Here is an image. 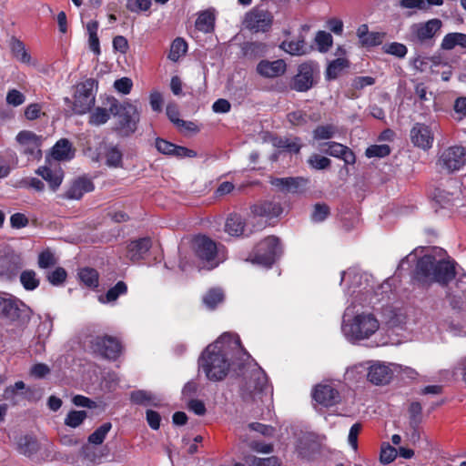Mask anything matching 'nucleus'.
Segmentation results:
<instances>
[{
    "label": "nucleus",
    "mask_w": 466,
    "mask_h": 466,
    "mask_svg": "<svg viewBox=\"0 0 466 466\" xmlns=\"http://www.w3.org/2000/svg\"><path fill=\"white\" fill-rule=\"evenodd\" d=\"M455 277L456 262L454 260H438L431 254H425L417 260L413 273V279L422 286L438 283L446 287Z\"/></svg>",
    "instance_id": "f257e3e1"
},
{
    "label": "nucleus",
    "mask_w": 466,
    "mask_h": 466,
    "mask_svg": "<svg viewBox=\"0 0 466 466\" xmlns=\"http://www.w3.org/2000/svg\"><path fill=\"white\" fill-rule=\"evenodd\" d=\"M255 366L249 373L248 380H246L240 388V395L245 402H264L272 396V387L268 383L266 372L257 364Z\"/></svg>",
    "instance_id": "f03ea898"
},
{
    "label": "nucleus",
    "mask_w": 466,
    "mask_h": 466,
    "mask_svg": "<svg viewBox=\"0 0 466 466\" xmlns=\"http://www.w3.org/2000/svg\"><path fill=\"white\" fill-rule=\"evenodd\" d=\"M104 104L109 106V111L112 115L117 116L116 131L126 137L137 131L140 120V114L137 106L127 101L119 103L114 96L106 97Z\"/></svg>",
    "instance_id": "7ed1b4c3"
},
{
    "label": "nucleus",
    "mask_w": 466,
    "mask_h": 466,
    "mask_svg": "<svg viewBox=\"0 0 466 466\" xmlns=\"http://www.w3.org/2000/svg\"><path fill=\"white\" fill-rule=\"evenodd\" d=\"M199 367L209 380L220 381L224 380L230 369L228 354L223 350H217V346L208 345L202 352L198 360ZM235 363H232L234 366Z\"/></svg>",
    "instance_id": "20e7f679"
},
{
    "label": "nucleus",
    "mask_w": 466,
    "mask_h": 466,
    "mask_svg": "<svg viewBox=\"0 0 466 466\" xmlns=\"http://www.w3.org/2000/svg\"><path fill=\"white\" fill-rule=\"evenodd\" d=\"M32 309L22 300L8 293H0V319L10 325H26Z\"/></svg>",
    "instance_id": "39448f33"
},
{
    "label": "nucleus",
    "mask_w": 466,
    "mask_h": 466,
    "mask_svg": "<svg viewBox=\"0 0 466 466\" xmlns=\"http://www.w3.org/2000/svg\"><path fill=\"white\" fill-rule=\"evenodd\" d=\"M281 254L282 247L279 238L276 236H268L253 248L247 260L252 264L271 268Z\"/></svg>",
    "instance_id": "423d86ee"
},
{
    "label": "nucleus",
    "mask_w": 466,
    "mask_h": 466,
    "mask_svg": "<svg viewBox=\"0 0 466 466\" xmlns=\"http://www.w3.org/2000/svg\"><path fill=\"white\" fill-rule=\"evenodd\" d=\"M380 327L373 314L356 315L349 323H344L342 330L347 338L352 340H361L370 338Z\"/></svg>",
    "instance_id": "0eeeda50"
},
{
    "label": "nucleus",
    "mask_w": 466,
    "mask_h": 466,
    "mask_svg": "<svg viewBox=\"0 0 466 466\" xmlns=\"http://www.w3.org/2000/svg\"><path fill=\"white\" fill-rule=\"evenodd\" d=\"M319 77L318 63L309 60L298 66L297 73L289 80V86L293 91L305 93L318 84Z\"/></svg>",
    "instance_id": "6e6552de"
},
{
    "label": "nucleus",
    "mask_w": 466,
    "mask_h": 466,
    "mask_svg": "<svg viewBox=\"0 0 466 466\" xmlns=\"http://www.w3.org/2000/svg\"><path fill=\"white\" fill-rule=\"evenodd\" d=\"M97 89V81L87 78L76 86L72 109L76 115H84L91 110L95 105Z\"/></svg>",
    "instance_id": "1a4fd4ad"
},
{
    "label": "nucleus",
    "mask_w": 466,
    "mask_h": 466,
    "mask_svg": "<svg viewBox=\"0 0 466 466\" xmlns=\"http://www.w3.org/2000/svg\"><path fill=\"white\" fill-rule=\"evenodd\" d=\"M92 352L108 360H116L123 351V345L119 339L110 335H98L89 341Z\"/></svg>",
    "instance_id": "9d476101"
},
{
    "label": "nucleus",
    "mask_w": 466,
    "mask_h": 466,
    "mask_svg": "<svg viewBox=\"0 0 466 466\" xmlns=\"http://www.w3.org/2000/svg\"><path fill=\"white\" fill-rule=\"evenodd\" d=\"M192 249L196 258H198L208 269H212L218 265L216 260L218 248L217 243L205 235L196 236L192 240Z\"/></svg>",
    "instance_id": "9b49d317"
},
{
    "label": "nucleus",
    "mask_w": 466,
    "mask_h": 466,
    "mask_svg": "<svg viewBox=\"0 0 466 466\" xmlns=\"http://www.w3.org/2000/svg\"><path fill=\"white\" fill-rule=\"evenodd\" d=\"M466 164V147L461 146L449 147L439 156L437 165L447 173L460 170Z\"/></svg>",
    "instance_id": "f8f14e48"
},
{
    "label": "nucleus",
    "mask_w": 466,
    "mask_h": 466,
    "mask_svg": "<svg viewBox=\"0 0 466 466\" xmlns=\"http://www.w3.org/2000/svg\"><path fill=\"white\" fill-rule=\"evenodd\" d=\"M15 139L19 145V152L28 160H38L42 157V136L29 130H22L16 135Z\"/></svg>",
    "instance_id": "ddd939ff"
},
{
    "label": "nucleus",
    "mask_w": 466,
    "mask_h": 466,
    "mask_svg": "<svg viewBox=\"0 0 466 466\" xmlns=\"http://www.w3.org/2000/svg\"><path fill=\"white\" fill-rule=\"evenodd\" d=\"M309 180L303 177H271L269 183L279 191L288 194L302 193Z\"/></svg>",
    "instance_id": "4468645a"
},
{
    "label": "nucleus",
    "mask_w": 466,
    "mask_h": 466,
    "mask_svg": "<svg viewBox=\"0 0 466 466\" xmlns=\"http://www.w3.org/2000/svg\"><path fill=\"white\" fill-rule=\"evenodd\" d=\"M441 25L442 23L438 18L431 19L426 23L415 24L411 26L412 38L420 44H427L433 39Z\"/></svg>",
    "instance_id": "2eb2a0df"
},
{
    "label": "nucleus",
    "mask_w": 466,
    "mask_h": 466,
    "mask_svg": "<svg viewBox=\"0 0 466 466\" xmlns=\"http://www.w3.org/2000/svg\"><path fill=\"white\" fill-rule=\"evenodd\" d=\"M313 400L319 405L329 408L341 400L339 391L331 384H318L312 391Z\"/></svg>",
    "instance_id": "dca6fc26"
},
{
    "label": "nucleus",
    "mask_w": 466,
    "mask_h": 466,
    "mask_svg": "<svg viewBox=\"0 0 466 466\" xmlns=\"http://www.w3.org/2000/svg\"><path fill=\"white\" fill-rule=\"evenodd\" d=\"M273 16L268 11L254 9L248 13L245 23L248 29L254 32H267L270 29Z\"/></svg>",
    "instance_id": "f3484780"
},
{
    "label": "nucleus",
    "mask_w": 466,
    "mask_h": 466,
    "mask_svg": "<svg viewBox=\"0 0 466 466\" xmlns=\"http://www.w3.org/2000/svg\"><path fill=\"white\" fill-rule=\"evenodd\" d=\"M320 151L323 154L343 160L346 165H354L356 162L354 152L349 147L339 142L322 143L320 144Z\"/></svg>",
    "instance_id": "a211bd4d"
},
{
    "label": "nucleus",
    "mask_w": 466,
    "mask_h": 466,
    "mask_svg": "<svg viewBox=\"0 0 466 466\" xmlns=\"http://www.w3.org/2000/svg\"><path fill=\"white\" fill-rule=\"evenodd\" d=\"M410 140L417 147L423 150L430 149L434 141V136L431 127L423 123H415L410 129Z\"/></svg>",
    "instance_id": "6ab92c4d"
},
{
    "label": "nucleus",
    "mask_w": 466,
    "mask_h": 466,
    "mask_svg": "<svg viewBox=\"0 0 466 466\" xmlns=\"http://www.w3.org/2000/svg\"><path fill=\"white\" fill-rule=\"evenodd\" d=\"M155 147L159 153L163 155L174 156L178 158L195 157L197 156L196 151L186 147L177 146L161 137L156 138Z\"/></svg>",
    "instance_id": "aec40b11"
},
{
    "label": "nucleus",
    "mask_w": 466,
    "mask_h": 466,
    "mask_svg": "<svg viewBox=\"0 0 466 466\" xmlns=\"http://www.w3.org/2000/svg\"><path fill=\"white\" fill-rule=\"evenodd\" d=\"M257 73L265 78H275L285 74L287 64L283 59L274 61L261 60L257 65Z\"/></svg>",
    "instance_id": "412c9836"
},
{
    "label": "nucleus",
    "mask_w": 466,
    "mask_h": 466,
    "mask_svg": "<svg viewBox=\"0 0 466 466\" xmlns=\"http://www.w3.org/2000/svg\"><path fill=\"white\" fill-rule=\"evenodd\" d=\"M359 44L361 47L370 48L383 43L386 36L384 32H370L367 24L360 25L356 31Z\"/></svg>",
    "instance_id": "4be33fe9"
},
{
    "label": "nucleus",
    "mask_w": 466,
    "mask_h": 466,
    "mask_svg": "<svg viewBox=\"0 0 466 466\" xmlns=\"http://www.w3.org/2000/svg\"><path fill=\"white\" fill-rule=\"evenodd\" d=\"M368 380L375 385H385L390 383L393 377L391 369L384 364H373L370 367Z\"/></svg>",
    "instance_id": "5701e85b"
},
{
    "label": "nucleus",
    "mask_w": 466,
    "mask_h": 466,
    "mask_svg": "<svg viewBox=\"0 0 466 466\" xmlns=\"http://www.w3.org/2000/svg\"><path fill=\"white\" fill-rule=\"evenodd\" d=\"M22 267L23 258L15 252L6 253L0 262L1 273L8 278L16 276Z\"/></svg>",
    "instance_id": "b1692460"
},
{
    "label": "nucleus",
    "mask_w": 466,
    "mask_h": 466,
    "mask_svg": "<svg viewBox=\"0 0 466 466\" xmlns=\"http://www.w3.org/2000/svg\"><path fill=\"white\" fill-rule=\"evenodd\" d=\"M250 209L254 216L267 218H277L283 211V208L279 202L268 200L252 205Z\"/></svg>",
    "instance_id": "393cba45"
},
{
    "label": "nucleus",
    "mask_w": 466,
    "mask_h": 466,
    "mask_svg": "<svg viewBox=\"0 0 466 466\" xmlns=\"http://www.w3.org/2000/svg\"><path fill=\"white\" fill-rule=\"evenodd\" d=\"M95 189V185L90 178L81 177L76 179L69 188L66 196L69 199H80L85 193L92 192Z\"/></svg>",
    "instance_id": "a878e982"
},
{
    "label": "nucleus",
    "mask_w": 466,
    "mask_h": 466,
    "mask_svg": "<svg viewBox=\"0 0 466 466\" xmlns=\"http://www.w3.org/2000/svg\"><path fill=\"white\" fill-rule=\"evenodd\" d=\"M152 246L150 238H140L130 241L127 245V256L132 261H138L149 251Z\"/></svg>",
    "instance_id": "bb28decb"
},
{
    "label": "nucleus",
    "mask_w": 466,
    "mask_h": 466,
    "mask_svg": "<svg viewBox=\"0 0 466 466\" xmlns=\"http://www.w3.org/2000/svg\"><path fill=\"white\" fill-rule=\"evenodd\" d=\"M461 194V191L458 187H455L453 191L437 187L433 192V200L440 208H448L456 205V201L460 200Z\"/></svg>",
    "instance_id": "cd10ccee"
},
{
    "label": "nucleus",
    "mask_w": 466,
    "mask_h": 466,
    "mask_svg": "<svg viewBox=\"0 0 466 466\" xmlns=\"http://www.w3.org/2000/svg\"><path fill=\"white\" fill-rule=\"evenodd\" d=\"M52 157L57 161H69L75 157L76 149L67 138H61L52 147Z\"/></svg>",
    "instance_id": "c85d7f7f"
},
{
    "label": "nucleus",
    "mask_w": 466,
    "mask_h": 466,
    "mask_svg": "<svg viewBox=\"0 0 466 466\" xmlns=\"http://www.w3.org/2000/svg\"><path fill=\"white\" fill-rule=\"evenodd\" d=\"M25 390L22 394L25 395L28 400H35V394L37 392L35 390L25 388V384L22 380L16 381L14 385L6 387L3 392V399L11 401L12 405H16L17 400L15 399L18 390Z\"/></svg>",
    "instance_id": "c756f323"
},
{
    "label": "nucleus",
    "mask_w": 466,
    "mask_h": 466,
    "mask_svg": "<svg viewBox=\"0 0 466 466\" xmlns=\"http://www.w3.org/2000/svg\"><path fill=\"white\" fill-rule=\"evenodd\" d=\"M36 174L49 184L52 190H56L59 187L64 177V172L59 167L52 169L50 167L43 166L38 167Z\"/></svg>",
    "instance_id": "7c9ffc66"
},
{
    "label": "nucleus",
    "mask_w": 466,
    "mask_h": 466,
    "mask_svg": "<svg viewBox=\"0 0 466 466\" xmlns=\"http://www.w3.org/2000/svg\"><path fill=\"white\" fill-rule=\"evenodd\" d=\"M350 61L347 57H337L336 59L331 60L327 66L325 79L327 81L337 79L342 72L350 68Z\"/></svg>",
    "instance_id": "2f4dec72"
},
{
    "label": "nucleus",
    "mask_w": 466,
    "mask_h": 466,
    "mask_svg": "<svg viewBox=\"0 0 466 466\" xmlns=\"http://www.w3.org/2000/svg\"><path fill=\"white\" fill-rule=\"evenodd\" d=\"M40 449L39 442L37 440L30 435H25L20 437L17 441V450L19 453L32 458L33 455L36 454Z\"/></svg>",
    "instance_id": "473e14b6"
},
{
    "label": "nucleus",
    "mask_w": 466,
    "mask_h": 466,
    "mask_svg": "<svg viewBox=\"0 0 466 466\" xmlns=\"http://www.w3.org/2000/svg\"><path fill=\"white\" fill-rule=\"evenodd\" d=\"M245 228L244 218L237 214H230L225 223V231L230 236L239 237L243 235Z\"/></svg>",
    "instance_id": "72a5a7b5"
},
{
    "label": "nucleus",
    "mask_w": 466,
    "mask_h": 466,
    "mask_svg": "<svg viewBox=\"0 0 466 466\" xmlns=\"http://www.w3.org/2000/svg\"><path fill=\"white\" fill-rule=\"evenodd\" d=\"M456 46L466 48V34L454 32L444 35L441 44V49L451 50Z\"/></svg>",
    "instance_id": "f704fd0d"
},
{
    "label": "nucleus",
    "mask_w": 466,
    "mask_h": 466,
    "mask_svg": "<svg viewBox=\"0 0 466 466\" xmlns=\"http://www.w3.org/2000/svg\"><path fill=\"white\" fill-rule=\"evenodd\" d=\"M280 48L291 56H303L308 54L310 50L303 38L283 41L280 45Z\"/></svg>",
    "instance_id": "c9c22d12"
},
{
    "label": "nucleus",
    "mask_w": 466,
    "mask_h": 466,
    "mask_svg": "<svg viewBox=\"0 0 466 466\" xmlns=\"http://www.w3.org/2000/svg\"><path fill=\"white\" fill-rule=\"evenodd\" d=\"M195 27L203 33L212 32L215 27V15L208 10L199 13L195 22Z\"/></svg>",
    "instance_id": "e433bc0d"
},
{
    "label": "nucleus",
    "mask_w": 466,
    "mask_h": 466,
    "mask_svg": "<svg viewBox=\"0 0 466 466\" xmlns=\"http://www.w3.org/2000/svg\"><path fill=\"white\" fill-rule=\"evenodd\" d=\"M127 285L125 281L119 280L115 286L110 288L104 296L99 297L101 303H110L116 301L120 296L127 293Z\"/></svg>",
    "instance_id": "4c0bfd02"
},
{
    "label": "nucleus",
    "mask_w": 466,
    "mask_h": 466,
    "mask_svg": "<svg viewBox=\"0 0 466 466\" xmlns=\"http://www.w3.org/2000/svg\"><path fill=\"white\" fill-rule=\"evenodd\" d=\"M80 281L87 288L95 289L99 285V274L96 269L89 267L83 268L78 272Z\"/></svg>",
    "instance_id": "58836bf2"
},
{
    "label": "nucleus",
    "mask_w": 466,
    "mask_h": 466,
    "mask_svg": "<svg viewBox=\"0 0 466 466\" xmlns=\"http://www.w3.org/2000/svg\"><path fill=\"white\" fill-rule=\"evenodd\" d=\"M242 51L248 58L264 56L268 51V46L262 42H247L243 45Z\"/></svg>",
    "instance_id": "ea45409f"
},
{
    "label": "nucleus",
    "mask_w": 466,
    "mask_h": 466,
    "mask_svg": "<svg viewBox=\"0 0 466 466\" xmlns=\"http://www.w3.org/2000/svg\"><path fill=\"white\" fill-rule=\"evenodd\" d=\"M112 113L109 111V107H96L92 112H90L88 117V124L94 127H99L101 125L106 124Z\"/></svg>",
    "instance_id": "a19ab883"
},
{
    "label": "nucleus",
    "mask_w": 466,
    "mask_h": 466,
    "mask_svg": "<svg viewBox=\"0 0 466 466\" xmlns=\"http://www.w3.org/2000/svg\"><path fill=\"white\" fill-rule=\"evenodd\" d=\"M187 52V43L182 37H177L173 40L170 46L167 57L171 61L177 62L181 56H185Z\"/></svg>",
    "instance_id": "79ce46f5"
},
{
    "label": "nucleus",
    "mask_w": 466,
    "mask_h": 466,
    "mask_svg": "<svg viewBox=\"0 0 466 466\" xmlns=\"http://www.w3.org/2000/svg\"><path fill=\"white\" fill-rule=\"evenodd\" d=\"M224 300V293L220 289H210L203 297L202 301L208 309H215Z\"/></svg>",
    "instance_id": "37998d69"
},
{
    "label": "nucleus",
    "mask_w": 466,
    "mask_h": 466,
    "mask_svg": "<svg viewBox=\"0 0 466 466\" xmlns=\"http://www.w3.org/2000/svg\"><path fill=\"white\" fill-rule=\"evenodd\" d=\"M106 165L110 167H121L123 154L116 146H109L105 152Z\"/></svg>",
    "instance_id": "c03bdc74"
},
{
    "label": "nucleus",
    "mask_w": 466,
    "mask_h": 466,
    "mask_svg": "<svg viewBox=\"0 0 466 466\" xmlns=\"http://www.w3.org/2000/svg\"><path fill=\"white\" fill-rule=\"evenodd\" d=\"M20 282L25 290H35L39 287L40 279L33 269H25L20 274Z\"/></svg>",
    "instance_id": "a18cd8bd"
},
{
    "label": "nucleus",
    "mask_w": 466,
    "mask_h": 466,
    "mask_svg": "<svg viewBox=\"0 0 466 466\" xmlns=\"http://www.w3.org/2000/svg\"><path fill=\"white\" fill-rule=\"evenodd\" d=\"M111 428V422L103 423L93 433L89 435L88 441L95 445L102 444L107 433L110 431Z\"/></svg>",
    "instance_id": "49530a36"
},
{
    "label": "nucleus",
    "mask_w": 466,
    "mask_h": 466,
    "mask_svg": "<svg viewBox=\"0 0 466 466\" xmlns=\"http://www.w3.org/2000/svg\"><path fill=\"white\" fill-rule=\"evenodd\" d=\"M315 42L320 53H327L333 45V37L326 31H319L315 36Z\"/></svg>",
    "instance_id": "de8ad7c7"
},
{
    "label": "nucleus",
    "mask_w": 466,
    "mask_h": 466,
    "mask_svg": "<svg viewBox=\"0 0 466 466\" xmlns=\"http://www.w3.org/2000/svg\"><path fill=\"white\" fill-rule=\"evenodd\" d=\"M337 132L335 126L328 124L318 126L312 132L315 140H324L332 138Z\"/></svg>",
    "instance_id": "09e8293b"
},
{
    "label": "nucleus",
    "mask_w": 466,
    "mask_h": 466,
    "mask_svg": "<svg viewBox=\"0 0 466 466\" xmlns=\"http://www.w3.org/2000/svg\"><path fill=\"white\" fill-rule=\"evenodd\" d=\"M307 162L311 168L316 170L327 169L331 165V160L329 157L317 153L310 155Z\"/></svg>",
    "instance_id": "8fccbe9b"
},
{
    "label": "nucleus",
    "mask_w": 466,
    "mask_h": 466,
    "mask_svg": "<svg viewBox=\"0 0 466 466\" xmlns=\"http://www.w3.org/2000/svg\"><path fill=\"white\" fill-rule=\"evenodd\" d=\"M56 263L57 258L49 248H46L38 254L37 265L40 268L46 269L54 267Z\"/></svg>",
    "instance_id": "3c124183"
},
{
    "label": "nucleus",
    "mask_w": 466,
    "mask_h": 466,
    "mask_svg": "<svg viewBox=\"0 0 466 466\" xmlns=\"http://www.w3.org/2000/svg\"><path fill=\"white\" fill-rule=\"evenodd\" d=\"M382 50L384 53L394 56L398 58H404L408 53L407 46L404 44L398 42L385 44L382 46Z\"/></svg>",
    "instance_id": "603ef678"
},
{
    "label": "nucleus",
    "mask_w": 466,
    "mask_h": 466,
    "mask_svg": "<svg viewBox=\"0 0 466 466\" xmlns=\"http://www.w3.org/2000/svg\"><path fill=\"white\" fill-rule=\"evenodd\" d=\"M12 52L14 56L22 63L28 64L30 63L31 56L26 52L25 48V45L22 41L18 39H14L12 41Z\"/></svg>",
    "instance_id": "864d4df0"
},
{
    "label": "nucleus",
    "mask_w": 466,
    "mask_h": 466,
    "mask_svg": "<svg viewBox=\"0 0 466 466\" xmlns=\"http://www.w3.org/2000/svg\"><path fill=\"white\" fill-rule=\"evenodd\" d=\"M330 214V208L326 203H316L311 213V220L316 223L324 221Z\"/></svg>",
    "instance_id": "5fc2aeb1"
},
{
    "label": "nucleus",
    "mask_w": 466,
    "mask_h": 466,
    "mask_svg": "<svg viewBox=\"0 0 466 466\" xmlns=\"http://www.w3.org/2000/svg\"><path fill=\"white\" fill-rule=\"evenodd\" d=\"M67 278L66 270L62 267L56 268L53 271L46 274L47 281L53 286L62 285Z\"/></svg>",
    "instance_id": "6e6d98bb"
},
{
    "label": "nucleus",
    "mask_w": 466,
    "mask_h": 466,
    "mask_svg": "<svg viewBox=\"0 0 466 466\" xmlns=\"http://www.w3.org/2000/svg\"><path fill=\"white\" fill-rule=\"evenodd\" d=\"M390 147L389 145H371L367 147L365 155L367 157H385L390 154Z\"/></svg>",
    "instance_id": "4d7b16f0"
},
{
    "label": "nucleus",
    "mask_w": 466,
    "mask_h": 466,
    "mask_svg": "<svg viewBox=\"0 0 466 466\" xmlns=\"http://www.w3.org/2000/svg\"><path fill=\"white\" fill-rule=\"evenodd\" d=\"M87 417L85 410H71L65 419V424L71 428L78 427Z\"/></svg>",
    "instance_id": "13d9d810"
},
{
    "label": "nucleus",
    "mask_w": 466,
    "mask_h": 466,
    "mask_svg": "<svg viewBox=\"0 0 466 466\" xmlns=\"http://www.w3.org/2000/svg\"><path fill=\"white\" fill-rule=\"evenodd\" d=\"M151 5V0H127L126 4L127 9L136 14L148 11Z\"/></svg>",
    "instance_id": "bf43d9fd"
},
{
    "label": "nucleus",
    "mask_w": 466,
    "mask_h": 466,
    "mask_svg": "<svg viewBox=\"0 0 466 466\" xmlns=\"http://www.w3.org/2000/svg\"><path fill=\"white\" fill-rule=\"evenodd\" d=\"M397 450L387 442L382 443L380 453V461L383 464L392 462L397 457Z\"/></svg>",
    "instance_id": "052dcab7"
},
{
    "label": "nucleus",
    "mask_w": 466,
    "mask_h": 466,
    "mask_svg": "<svg viewBox=\"0 0 466 466\" xmlns=\"http://www.w3.org/2000/svg\"><path fill=\"white\" fill-rule=\"evenodd\" d=\"M421 404L418 401H413L409 407L410 423L415 428L420 422L421 420Z\"/></svg>",
    "instance_id": "680f3d73"
},
{
    "label": "nucleus",
    "mask_w": 466,
    "mask_h": 466,
    "mask_svg": "<svg viewBox=\"0 0 466 466\" xmlns=\"http://www.w3.org/2000/svg\"><path fill=\"white\" fill-rule=\"evenodd\" d=\"M152 400L149 392L144 390H134L130 393V401L137 405H147Z\"/></svg>",
    "instance_id": "e2e57ef3"
},
{
    "label": "nucleus",
    "mask_w": 466,
    "mask_h": 466,
    "mask_svg": "<svg viewBox=\"0 0 466 466\" xmlns=\"http://www.w3.org/2000/svg\"><path fill=\"white\" fill-rule=\"evenodd\" d=\"M287 119L292 126H304L308 123V115L303 110H296L289 113Z\"/></svg>",
    "instance_id": "0e129e2a"
},
{
    "label": "nucleus",
    "mask_w": 466,
    "mask_h": 466,
    "mask_svg": "<svg viewBox=\"0 0 466 466\" xmlns=\"http://www.w3.org/2000/svg\"><path fill=\"white\" fill-rule=\"evenodd\" d=\"M116 91L123 95H128L133 87V81L129 77H121L114 83Z\"/></svg>",
    "instance_id": "69168bd1"
},
{
    "label": "nucleus",
    "mask_w": 466,
    "mask_h": 466,
    "mask_svg": "<svg viewBox=\"0 0 466 466\" xmlns=\"http://www.w3.org/2000/svg\"><path fill=\"white\" fill-rule=\"evenodd\" d=\"M25 100V96L23 93L16 89L9 90L6 95V102L7 104L13 106H18L22 105Z\"/></svg>",
    "instance_id": "338daca9"
},
{
    "label": "nucleus",
    "mask_w": 466,
    "mask_h": 466,
    "mask_svg": "<svg viewBox=\"0 0 466 466\" xmlns=\"http://www.w3.org/2000/svg\"><path fill=\"white\" fill-rule=\"evenodd\" d=\"M166 114H167L168 119L177 127H178V125L185 124V120L179 118V111H178L177 105H175V104L167 105V108H166Z\"/></svg>",
    "instance_id": "774afa93"
}]
</instances>
